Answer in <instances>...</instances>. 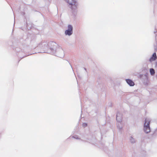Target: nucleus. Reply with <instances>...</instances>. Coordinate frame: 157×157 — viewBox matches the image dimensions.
I'll return each mask as SVG.
<instances>
[{
  "instance_id": "4",
  "label": "nucleus",
  "mask_w": 157,
  "mask_h": 157,
  "mask_svg": "<svg viewBox=\"0 0 157 157\" xmlns=\"http://www.w3.org/2000/svg\"><path fill=\"white\" fill-rule=\"evenodd\" d=\"M126 81L127 83L130 86H133L134 85V83L130 79H127Z\"/></svg>"
},
{
  "instance_id": "5",
  "label": "nucleus",
  "mask_w": 157,
  "mask_h": 157,
  "mask_svg": "<svg viewBox=\"0 0 157 157\" xmlns=\"http://www.w3.org/2000/svg\"><path fill=\"white\" fill-rule=\"evenodd\" d=\"M157 58L156 53L155 52L153 53L152 57L150 58L149 60L150 62L155 60Z\"/></svg>"
},
{
  "instance_id": "7",
  "label": "nucleus",
  "mask_w": 157,
  "mask_h": 157,
  "mask_svg": "<svg viewBox=\"0 0 157 157\" xmlns=\"http://www.w3.org/2000/svg\"><path fill=\"white\" fill-rule=\"evenodd\" d=\"M82 126L83 127H85L87 126V124L86 123H83L82 124Z\"/></svg>"
},
{
  "instance_id": "8",
  "label": "nucleus",
  "mask_w": 157,
  "mask_h": 157,
  "mask_svg": "<svg viewBox=\"0 0 157 157\" xmlns=\"http://www.w3.org/2000/svg\"><path fill=\"white\" fill-rule=\"evenodd\" d=\"M117 121H119V120H118V117H117Z\"/></svg>"
},
{
  "instance_id": "3",
  "label": "nucleus",
  "mask_w": 157,
  "mask_h": 157,
  "mask_svg": "<svg viewBox=\"0 0 157 157\" xmlns=\"http://www.w3.org/2000/svg\"><path fill=\"white\" fill-rule=\"evenodd\" d=\"M73 28L71 25H69L68 26V29L65 31L66 35H71L72 33Z\"/></svg>"
},
{
  "instance_id": "2",
  "label": "nucleus",
  "mask_w": 157,
  "mask_h": 157,
  "mask_svg": "<svg viewBox=\"0 0 157 157\" xmlns=\"http://www.w3.org/2000/svg\"><path fill=\"white\" fill-rule=\"evenodd\" d=\"M150 122V121L149 119L146 118L145 119L144 126V130L146 133H148L150 131L149 126Z\"/></svg>"
},
{
  "instance_id": "9",
  "label": "nucleus",
  "mask_w": 157,
  "mask_h": 157,
  "mask_svg": "<svg viewBox=\"0 0 157 157\" xmlns=\"http://www.w3.org/2000/svg\"><path fill=\"white\" fill-rule=\"evenodd\" d=\"M156 67L157 68V62L156 63Z\"/></svg>"
},
{
  "instance_id": "6",
  "label": "nucleus",
  "mask_w": 157,
  "mask_h": 157,
  "mask_svg": "<svg viewBox=\"0 0 157 157\" xmlns=\"http://www.w3.org/2000/svg\"><path fill=\"white\" fill-rule=\"evenodd\" d=\"M150 72L151 74L152 75H153L155 73V70H154V69H152V68L151 69H150Z\"/></svg>"
},
{
  "instance_id": "1",
  "label": "nucleus",
  "mask_w": 157,
  "mask_h": 157,
  "mask_svg": "<svg viewBox=\"0 0 157 157\" xmlns=\"http://www.w3.org/2000/svg\"><path fill=\"white\" fill-rule=\"evenodd\" d=\"M68 4V6L72 10L77 9V3L76 0H64Z\"/></svg>"
}]
</instances>
